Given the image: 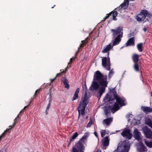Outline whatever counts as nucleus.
<instances>
[{"mask_svg":"<svg viewBox=\"0 0 152 152\" xmlns=\"http://www.w3.org/2000/svg\"><path fill=\"white\" fill-rule=\"evenodd\" d=\"M111 94V96L108 94H106L103 99L105 102H109L110 103L112 100H114L115 99L116 100V103L120 105L121 106L125 105L124 102L125 99L123 97H120L118 96L116 92L114 89L112 90Z\"/></svg>","mask_w":152,"mask_h":152,"instance_id":"f257e3e1","label":"nucleus"},{"mask_svg":"<svg viewBox=\"0 0 152 152\" xmlns=\"http://www.w3.org/2000/svg\"><path fill=\"white\" fill-rule=\"evenodd\" d=\"M123 28L120 27H118L116 29H111V31L112 33V35L113 37H115L118 34L115 38L113 42V46L118 44L121 41L123 35Z\"/></svg>","mask_w":152,"mask_h":152,"instance_id":"f03ea898","label":"nucleus"},{"mask_svg":"<svg viewBox=\"0 0 152 152\" xmlns=\"http://www.w3.org/2000/svg\"><path fill=\"white\" fill-rule=\"evenodd\" d=\"M93 80L98 82L101 86H107V76L103 75L99 71L94 73Z\"/></svg>","mask_w":152,"mask_h":152,"instance_id":"7ed1b4c3","label":"nucleus"},{"mask_svg":"<svg viewBox=\"0 0 152 152\" xmlns=\"http://www.w3.org/2000/svg\"><path fill=\"white\" fill-rule=\"evenodd\" d=\"M89 102L88 98L87 96V92H85L83 99L80 102V105L78 107V111L79 113V117L80 113L83 115L85 113V108Z\"/></svg>","mask_w":152,"mask_h":152,"instance_id":"20e7f679","label":"nucleus"},{"mask_svg":"<svg viewBox=\"0 0 152 152\" xmlns=\"http://www.w3.org/2000/svg\"><path fill=\"white\" fill-rule=\"evenodd\" d=\"M129 148L128 141L125 140L119 143L116 150L118 152H128Z\"/></svg>","mask_w":152,"mask_h":152,"instance_id":"39448f33","label":"nucleus"},{"mask_svg":"<svg viewBox=\"0 0 152 152\" xmlns=\"http://www.w3.org/2000/svg\"><path fill=\"white\" fill-rule=\"evenodd\" d=\"M119 108V104L116 102L115 103L112 107L110 106H106L105 107V110H104L105 115L107 116V117H108L110 111L114 113L115 111L118 110Z\"/></svg>","mask_w":152,"mask_h":152,"instance_id":"423d86ee","label":"nucleus"},{"mask_svg":"<svg viewBox=\"0 0 152 152\" xmlns=\"http://www.w3.org/2000/svg\"><path fill=\"white\" fill-rule=\"evenodd\" d=\"M151 16V14L147 10H142L140 14L137 16L136 19L138 21L140 22L144 20L146 17L150 18Z\"/></svg>","mask_w":152,"mask_h":152,"instance_id":"0eeeda50","label":"nucleus"},{"mask_svg":"<svg viewBox=\"0 0 152 152\" xmlns=\"http://www.w3.org/2000/svg\"><path fill=\"white\" fill-rule=\"evenodd\" d=\"M85 149L84 145L77 143L72 147V152H84Z\"/></svg>","mask_w":152,"mask_h":152,"instance_id":"6e6552de","label":"nucleus"},{"mask_svg":"<svg viewBox=\"0 0 152 152\" xmlns=\"http://www.w3.org/2000/svg\"><path fill=\"white\" fill-rule=\"evenodd\" d=\"M129 0H124L123 3L121 4L119 6L116 8L113 11H119L122 9H126L128 7L129 4Z\"/></svg>","mask_w":152,"mask_h":152,"instance_id":"1a4fd4ad","label":"nucleus"},{"mask_svg":"<svg viewBox=\"0 0 152 152\" xmlns=\"http://www.w3.org/2000/svg\"><path fill=\"white\" fill-rule=\"evenodd\" d=\"M139 55L137 54L134 53L132 55V58L134 64L133 66H139Z\"/></svg>","mask_w":152,"mask_h":152,"instance_id":"9d476101","label":"nucleus"},{"mask_svg":"<svg viewBox=\"0 0 152 152\" xmlns=\"http://www.w3.org/2000/svg\"><path fill=\"white\" fill-rule=\"evenodd\" d=\"M121 134L123 137H125L128 139H130L132 136V134L131 133L130 130L128 129H124Z\"/></svg>","mask_w":152,"mask_h":152,"instance_id":"9b49d317","label":"nucleus"},{"mask_svg":"<svg viewBox=\"0 0 152 152\" xmlns=\"http://www.w3.org/2000/svg\"><path fill=\"white\" fill-rule=\"evenodd\" d=\"M112 14L113 15V20H117V18H116V17L118 15V12L116 11H115L114 10V11H112L109 14H107L106 16L104 18L103 21H104L105 20L109 18L110 16Z\"/></svg>","mask_w":152,"mask_h":152,"instance_id":"f8f14e48","label":"nucleus"},{"mask_svg":"<svg viewBox=\"0 0 152 152\" xmlns=\"http://www.w3.org/2000/svg\"><path fill=\"white\" fill-rule=\"evenodd\" d=\"M106 57H104L102 59V64L103 66H110L111 64L110 62V59Z\"/></svg>","mask_w":152,"mask_h":152,"instance_id":"ddd939ff","label":"nucleus"},{"mask_svg":"<svg viewBox=\"0 0 152 152\" xmlns=\"http://www.w3.org/2000/svg\"><path fill=\"white\" fill-rule=\"evenodd\" d=\"M99 85L96 81H94L92 82L91 86L90 88V89L92 91L94 90H96L99 88Z\"/></svg>","mask_w":152,"mask_h":152,"instance_id":"4468645a","label":"nucleus"},{"mask_svg":"<svg viewBox=\"0 0 152 152\" xmlns=\"http://www.w3.org/2000/svg\"><path fill=\"white\" fill-rule=\"evenodd\" d=\"M89 135L88 133H86L77 143L80 145L81 144L82 145H84V144L85 143V141L87 139Z\"/></svg>","mask_w":152,"mask_h":152,"instance_id":"2eb2a0df","label":"nucleus"},{"mask_svg":"<svg viewBox=\"0 0 152 152\" xmlns=\"http://www.w3.org/2000/svg\"><path fill=\"white\" fill-rule=\"evenodd\" d=\"M144 132L147 138H152V132L150 129L146 128L144 129Z\"/></svg>","mask_w":152,"mask_h":152,"instance_id":"dca6fc26","label":"nucleus"},{"mask_svg":"<svg viewBox=\"0 0 152 152\" xmlns=\"http://www.w3.org/2000/svg\"><path fill=\"white\" fill-rule=\"evenodd\" d=\"M113 120V118H106L103 120L102 121V124L104 125H106L107 126H108L110 125L111 123H112Z\"/></svg>","mask_w":152,"mask_h":152,"instance_id":"f3484780","label":"nucleus"},{"mask_svg":"<svg viewBox=\"0 0 152 152\" xmlns=\"http://www.w3.org/2000/svg\"><path fill=\"white\" fill-rule=\"evenodd\" d=\"M109 137H105L103 139L102 141V145L104 146H108L109 145Z\"/></svg>","mask_w":152,"mask_h":152,"instance_id":"a211bd4d","label":"nucleus"},{"mask_svg":"<svg viewBox=\"0 0 152 152\" xmlns=\"http://www.w3.org/2000/svg\"><path fill=\"white\" fill-rule=\"evenodd\" d=\"M141 108L143 112L146 114L152 113V108L150 107L142 106Z\"/></svg>","mask_w":152,"mask_h":152,"instance_id":"6ab92c4d","label":"nucleus"},{"mask_svg":"<svg viewBox=\"0 0 152 152\" xmlns=\"http://www.w3.org/2000/svg\"><path fill=\"white\" fill-rule=\"evenodd\" d=\"M134 41L135 40L134 37L130 38L126 43V46H128L134 45Z\"/></svg>","mask_w":152,"mask_h":152,"instance_id":"aec40b11","label":"nucleus"},{"mask_svg":"<svg viewBox=\"0 0 152 152\" xmlns=\"http://www.w3.org/2000/svg\"><path fill=\"white\" fill-rule=\"evenodd\" d=\"M79 48L78 49L77 52L76 53L75 56L73 57L72 58H70V60L69 61V62L68 63V65L67 66H71L72 64V62L73 61H74L75 60V59L76 58V55H77V54H78V53H79Z\"/></svg>","mask_w":152,"mask_h":152,"instance_id":"412c9836","label":"nucleus"},{"mask_svg":"<svg viewBox=\"0 0 152 152\" xmlns=\"http://www.w3.org/2000/svg\"><path fill=\"white\" fill-rule=\"evenodd\" d=\"M134 136L135 138L138 141H140V132L137 130L135 129L134 132Z\"/></svg>","mask_w":152,"mask_h":152,"instance_id":"4be33fe9","label":"nucleus"},{"mask_svg":"<svg viewBox=\"0 0 152 152\" xmlns=\"http://www.w3.org/2000/svg\"><path fill=\"white\" fill-rule=\"evenodd\" d=\"M102 87H100L99 89V96L98 97V99H99L101 97L103 93L104 92L105 88L107 86H102Z\"/></svg>","mask_w":152,"mask_h":152,"instance_id":"5701e85b","label":"nucleus"},{"mask_svg":"<svg viewBox=\"0 0 152 152\" xmlns=\"http://www.w3.org/2000/svg\"><path fill=\"white\" fill-rule=\"evenodd\" d=\"M113 47V46H112L110 44H109L104 47L102 52L103 53H106L112 48Z\"/></svg>","mask_w":152,"mask_h":152,"instance_id":"b1692460","label":"nucleus"},{"mask_svg":"<svg viewBox=\"0 0 152 152\" xmlns=\"http://www.w3.org/2000/svg\"><path fill=\"white\" fill-rule=\"evenodd\" d=\"M79 91L80 88H78L77 89L72 99V101H74L78 98V94L79 93Z\"/></svg>","mask_w":152,"mask_h":152,"instance_id":"393cba45","label":"nucleus"},{"mask_svg":"<svg viewBox=\"0 0 152 152\" xmlns=\"http://www.w3.org/2000/svg\"><path fill=\"white\" fill-rule=\"evenodd\" d=\"M62 81L64 85L65 86V87L68 89L69 88V86L68 80L64 78V80Z\"/></svg>","mask_w":152,"mask_h":152,"instance_id":"a878e982","label":"nucleus"},{"mask_svg":"<svg viewBox=\"0 0 152 152\" xmlns=\"http://www.w3.org/2000/svg\"><path fill=\"white\" fill-rule=\"evenodd\" d=\"M140 152H144L146 150L145 146L142 144H141L139 148H138Z\"/></svg>","mask_w":152,"mask_h":152,"instance_id":"bb28decb","label":"nucleus"},{"mask_svg":"<svg viewBox=\"0 0 152 152\" xmlns=\"http://www.w3.org/2000/svg\"><path fill=\"white\" fill-rule=\"evenodd\" d=\"M88 39V37H86L85 39L84 40H83L81 41L82 43L80 45V47L79 48H81L83 47L87 43V39Z\"/></svg>","mask_w":152,"mask_h":152,"instance_id":"cd10ccee","label":"nucleus"},{"mask_svg":"<svg viewBox=\"0 0 152 152\" xmlns=\"http://www.w3.org/2000/svg\"><path fill=\"white\" fill-rule=\"evenodd\" d=\"M142 43H140L137 45V48L138 50L140 52H142L143 50Z\"/></svg>","mask_w":152,"mask_h":152,"instance_id":"c85d7f7f","label":"nucleus"},{"mask_svg":"<svg viewBox=\"0 0 152 152\" xmlns=\"http://www.w3.org/2000/svg\"><path fill=\"white\" fill-rule=\"evenodd\" d=\"M67 68H68V67H66L65 68V70L64 71L63 70L62 71V70H61V72L60 73H59L57 74L56 75L55 77L54 78V79H51L50 80L51 81V82H53L55 80V79H56V78L57 77V76H58L59 75H61L62 73L65 72L67 70Z\"/></svg>","mask_w":152,"mask_h":152,"instance_id":"c756f323","label":"nucleus"},{"mask_svg":"<svg viewBox=\"0 0 152 152\" xmlns=\"http://www.w3.org/2000/svg\"><path fill=\"white\" fill-rule=\"evenodd\" d=\"M145 123L151 128H152V121L150 119H147L146 120Z\"/></svg>","mask_w":152,"mask_h":152,"instance_id":"7c9ffc66","label":"nucleus"},{"mask_svg":"<svg viewBox=\"0 0 152 152\" xmlns=\"http://www.w3.org/2000/svg\"><path fill=\"white\" fill-rule=\"evenodd\" d=\"M145 143L146 146L150 148H152V142L145 140Z\"/></svg>","mask_w":152,"mask_h":152,"instance_id":"2f4dec72","label":"nucleus"},{"mask_svg":"<svg viewBox=\"0 0 152 152\" xmlns=\"http://www.w3.org/2000/svg\"><path fill=\"white\" fill-rule=\"evenodd\" d=\"M78 135V133L77 132H75L72 135L71 138L70 139V142L73 141L77 137Z\"/></svg>","mask_w":152,"mask_h":152,"instance_id":"473e14b6","label":"nucleus"},{"mask_svg":"<svg viewBox=\"0 0 152 152\" xmlns=\"http://www.w3.org/2000/svg\"><path fill=\"white\" fill-rule=\"evenodd\" d=\"M50 99H49V102L48 104L47 107L46 109L47 110H49L50 107V103H51V102H52V97H51V94L50 95Z\"/></svg>","mask_w":152,"mask_h":152,"instance_id":"72a5a7b5","label":"nucleus"},{"mask_svg":"<svg viewBox=\"0 0 152 152\" xmlns=\"http://www.w3.org/2000/svg\"><path fill=\"white\" fill-rule=\"evenodd\" d=\"M41 90V89H38L36 91V92H35V93L34 94V96H33V97H32L31 98V100H33V99H34L35 97L37 96V94L38 93H39Z\"/></svg>","mask_w":152,"mask_h":152,"instance_id":"f704fd0d","label":"nucleus"},{"mask_svg":"<svg viewBox=\"0 0 152 152\" xmlns=\"http://www.w3.org/2000/svg\"><path fill=\"white\" fill-rule=\"evenodd\" d=\"M106 131L105 130H102L101 132V137H103L106 134Z\"/></svg>","mask_w":152,"mask_h":152,"instance_id":"c9c22d12","label":"nucleus"},{"mask_svg":"<svg viewBox=\"0 0 152 152\" xmlns=\"http://www.w3.org/2000/svg\"><path fill=\"white\" fill-rule=\"evenodd\" d=\"M114 74V72L113 69L111 70L109 72V77H111Z\"/></svg>","mask_w":152,"mask_h":152,"instance_id":"e433bc0d","label":"nucleus"},{"mask_svg":"<svg viewBox=\"0 0 152 152\" xmlns=\"http://www.w3.org/2000/svg\"><path fill=\"white\" fill-rule=\"evenodd\" d=\"M30 104L26 106H25L24 108H23V109H22L20 112L19 113L20 114L21 113H23L25 109Z\"/></svg>","mask_w":152,"mask_h":152,"instance_id":"4c0bfd02","label":"nucleus"},{"mask_svg":"<svg viewBox=\"0 0 152 152\" xmlns=\"http://www.w3.org/2000/svg\"><path fill=\"white\" fill-rule=\"evenodd\" d=\"M92 120L91 119V120H90L89 121V122L88 123V124L87 125V127H90V125L92 124Z\"/></svg>","mask_w":152,"mask_h":152,"instance_id":"58836bf2","label":"nucleus"},{"mask_svg":"<svg viewBox=\"0 0 152 152\" xmlns=\"http://www.w3.org/2000/svg\"><path fill=\"white\" fill-rule=\"evenodd\" d=\"M134 70L136 71H138L139 70V67H134Z\"/></svg>","mask_w":152,"mask_h":152,"instance_id":"ea45409f","label":"nucleus"},{"mask_svg":"<svg viewBox=\"0 0 152 152\" xmlns=\"http://www.w3.org/2000/svg\"><path fill=\"white\" fill-rule=\"evenodd\" d=\"M94 135L96 136L97 138L98 137L97 133L96 132H95L94 133Z\"/></svg>","mask_w":152,"mask_h":152,"instance_id":"a19ab883","label":"nucleus"},{"mask_svg":"<svg viewBox=\"0 0 152 152\" xmlns=\"http://www.w3.org/2000/svg\"><path fill=\"white\" fill-rule=\"evenodd\" d=\"M143 31H144V32H145V31H147V28H143Z\"/></svg>","mask_w":152,"mask_h":152,"instance_id":"79ce46f5","label":"nucleus"},{"mask_svg":"<svg viewBox=\"0 0 152 152\" xmlns=\"http://www.w3.org/2000/svg\"><path fill=\"white\" fill-rule=\"evenodd\" d=\"M20 115V114L19 113V114L17 115V117L16 118H18L19 120L20 119V118H19V115Z\"/></svg>","mask_w":152,"mask_h":152,"instance_id":"37998d69","label":"nucleus"},{"mask_svg":"<svg viewBox=\"0 0 152 152\" xmlns=\"http://www.w3.org/2000/svg\"><path fill=\"white\" fill-rule=\"evenodd\" d=\"M106 68V69L108 70H109L110 69V67H105Z\"/></svg>","mask_w":152,"mask_h":152,"instance_id":"c03bdc74","label":"nucleus"},{"mask_svg":"<svg viewBox=\"0 0 152 152\" xmlns=\"http://www.w3.org/2000/svg\"><path fill=\"white\" fill-rule=\"evenodd\" d=\"M71 142H70H70H69V143L68 144V146H68V147H69V146L70 145V144H71Z\"/></svg>","mask_w":152,"mask_h":152,"instance_id":"a18cd8bd","label":"nucleus"},{"mask_svg":"<svg viewBox=\"0 0 152 152\" xmlns=\"http://www.w3.org/2000/svg\"><path fill=\"white\" fill-rule=\"evenodd\" d=\"M48 110H46V111H45V113H46V115H47L48 114Z\"/></svg>","mask_w":152,"mask_h":152,"instance_id":"49530a36","label":"nucleus"},{"mask_svg":"<svg viewBox=\"0 0 152 152\" xmlns=\"http://www.w3.org/2000/svg\"><path fill=\"white\" fill-rule=\"evenodd\" d=\"M55 6H56V5H54L53 6V7H51V8H54V7Z\"/></svg>","mask_w":152,"mask_h":152,"instance_id":"de8ad7c7","label":"nucleus"},{"mask_svg":"<svg viewBox=\"0 0 152 152\" xmlns=\"http://www.w3.org/2000/svg\"><path fill=\"white\" fill-rule=\"evenodd\" d=\"M151 96H152V92H151Z\"/></svg>","mask_w":152,"mask_h":152,"instance_id":"09e8293b","label":"nucleus"},{"mask_svg":"<svg viewBox=\"0 0 152 152\" xmlns=\"http://www.w3.org/2000/svg\"><path fill=\"white\" fill-rule=\"evenodd\" d=\"M86 57H85H85H84V59H86Z\"/></svg>","mask_w":152,"mask_h":152,"instance_id":"8fccbe9b","label":"nucleus"},{"mask_svg":"<svg viewBox=\"0 0 152 152\" xmlns=\"http://www.w3.org/2000/svg\"><path fill=\"white\" fill-rule=\"evenodd\" d=\"M0 152H3V151H0Z\"/></svg>","mask_w":152,"mask_h":152,"instance_id":"3c124183","label":"nucleus"},{"mask_svg":"<svg viewBox=\"0 0 152 152\" xmlns=\"http://www.w3.org/2000/svg\"><path fill=\"white\" fill-rule=\"evenodd\" d=\"M101 152V151H98V152Z\"/></svg>","mask_w":152,"mask_h":152,"instance_id":"603ef678","label":"nucleus"},{"mask_svg":"<svg viewBox=\"0 0 152 152\" xmlns=\"http://www.w3.org/2000/svg\"><path fill=\"white\" fill-rule=\"evenodd\" d=\"M107 54H108V55H109V52H108V53Z\"/></svg>","mask_w":152,"mask_h":152,"instance_id":"864d4df0","label":"nucleus"}]
</instances>
